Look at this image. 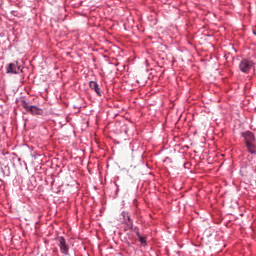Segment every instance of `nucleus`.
I'll use <instances>...</instances> for the list:
<instances>
[{"label": "nucleus", "mask_w": 256, "mask_h": 256, "mask_svg": "<svg viewBox=\"0 0 256 256\" xmlns=\"http://www.w3.org/2000/svg\"><path fill=\"white\" fill-rule=\"evenodd\" d=\"M241 173H245V168H241Z\"/></svg>", "instance_id": "9"}, {"label": "nucleus", "mask_w": 256, "mask_h": 256, "mask_svg": "<svg viewBox=\"0 0 256 256\" xmlns=\"http://www.w3.org/2000/svg\"><path fill=\"white\" fill-rule=\"evenodd\" d=\"M122 217H123L124 223H126L128 229H133V221L131 220L129 213L122 212Z\"/></svg>", "instance_id": "5"}, {"label": "nucleus", "mask_w": 256, "mask_h": 256, "mask_svg": "<svg viewBox=\"0 0 256 256\" xmlns=\"http://www.w3.org/2000/svg\"><path fill=\"white\" fill-rule=\"evenodd\" d=\"M58 242L61 253H63V255H69V245H67L65 238L59 237Z\"/></svg>", "instance_id": "4"}, {"label": "nucleus", "mask_w": 256, "mask_h": 256, "mask_svg": "<svg viewBox=\"0 0 256 256\" xmlns=\"http://www.w3.org/2000/svg\"><path fill=\"white\" fill-rule=\"evenodd\" d=\"M20 69H21V67H19L16 63H10L7 68V73L17 74V73H19Z\"/></svg>", "instance_id": "6"}, {"label": "nucleus", "mask_w": 256, "mask_h": 256, "mask_svg": "<svg viewBox=\"0 0 256 256\" xmlns=\"http://www.w3.org/2000/svg\"><path fill=\"white\" fill-rule=\"evenodd\" d=\"M138 237H139L140 243H145V238H143L142 236H138Z\"/></svg>", "instance_id": "8"}, {"label": "nucleus", "mask_w": 256, "mask_h": 256, "mask_svg": "<svg viewBox=\"0 0 256 256\" xmlns=\"http://www.w3.org/2000/svg\"><path fill=\"white\" fill-rule=\"evenodd\" d=\"M89 87L92 89V91H95L99 97H101V89H99V84L96 81H90Z\"/></svg>", "instance_id": "7"}, {"label": "nucleus", "mask_w": 256, "mask_h": 256, "mask_svg": "<svg viewBox=\"0 0 256 256\" xmlns=\"http://www.w3.org/2000/svg\"><path fill=\"white\" fill-rule=\"evenodd\" d=\"M21 105L25 109V111H27V113H30L31 115H43V109L37 106L29 105V103H27V101L25 100L21 101Z\"/></svg>", "instance_id": "2"}, {"label": "nucleus", "mask_w": 256, "mask_h": 256, "mask_svg": "<svg viewBox=\"0 0 256 256\" xmlns=\"http://www.w3.org/2000/svg\"><path fill=\"white\" fill-rule=\"evenodd\" d=\"M239 69L242 73H249L253 69V61L243 59L239 64Z\"/></svg>", "instance_id": "3"}, {"label": "nucleus", "mask_w": 256, "mask_h": 256, "mask_svg": "<svg viewBox=\"0 0 256 256\" xmlns=\"http://www.w3.org/2000/svg\"><path fill=\"white\" fill-rule=\"evenodd\" d=\"M242 137H244L246 149L248 153L254 155L256 153V145H255V135L252 132L247 131L242 133Z\"/></svg>", "instance_id": "1"}]
</instances>
